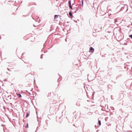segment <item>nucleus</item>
Instances as JSON below:
<instances>
[{"instance_id": "obj_1", "label": "nucleus", "mask_w": 132, "mask_h": 132, "mask_svg": "<svg viewBox=\"0 0 132 132\" xmlns=\"http://www.w3.org/2000/svg\"><path fill=\"white\" fill-rule=\"evenodd\" d=\"M94 51V49L92 47H90L89 52H90L93 53Z\"/></svg>"}, {"instance_id": "obj_2", "label": "nucleus", "mask_w": 132, "mask_h": 132, "mask_svg": "<svg viewBox=\"0 0 132 132\" xmlns=\"http://www.w3.org/2000/svg\"><path fill=\"white\" fill-rule=\"evenodd\" d=\"M58 16H59V15H55V16H54V20H55L54 21H56L57 20H56V19L58 18Z\"/></svg>"}, {"instance_id": "obj_3", "label": "nucleus", "mask_w": 132, "mask_h": 132, "mask_svg": "<svg viewBox=\"0 0 132 132\" xmlns=\"http://www.w3.org/2000/svg\"><path fill=\"white\" fill-rule=\"evenodd\" d=\"M17 96L19 98H21L22 97V96L20 94H17Z\"/></svg>"}, {"instance_id": "obj_4", "label": "nucleus", "mask_w": 132, "mask_h": 132, "mask_svg": "<svg viewBox=\"0 0 132 132\" xmlns=\"http://www.w3.org/2000/svg\"><path fill=\"white\" fill-rule=\"evenodd\" d=\"M98 123L99 125L100 126L101 125V122L100 120L98 121Z\"/></svg>"}, {"instance_id": "obj_5", "label": "nucleus", "mask_w": 132, "mask_h": 132, "mask_svg": "<svg viewBox=\"0 0 132 132\" xmlns=\"http://www.w3.org/2000/svg\"><path fill=\"white\" fill-rule=\"evenodd\" d=\"M29 113H27L26 117V118L28 116H29Z\"/></svg>"}, {"instance_id": "obj_6", "label": "nucleus", "mask_w": 132, "mask_h": 132, "mask_svg": "<svg viewBox=\"0 0 132 132\" xmlns=\"http://www.w3.org/2000/svg\"><path fill=\"white\" fill-rule=\"evenodd\" d=\"M69 15L70 16H72V13L71 12H70L69 13Z\"/></svg>"}, {"instance_id": "obj_7", "label": "nucleus", "mask_w": 132, "mask_h": 132, "mask_svg": "<svg viewBox=\"0 0 132 132\" xmlns=\"http://www.w3.org/2000/svg\"><path fill=\"white\" fill-rule=\"evenodd\" d=\"M69 6H70L71 4V1H69Z\"/></svg>"}, {"instance_id": "obj_8", "label": "nucleus", "mask_w": 132, "mask_h": 132, "mask_svg": "<svg viewBox=\"0 0 132 132\" xmlns=\"http://www.w3.org/2000/svg\"><path fill=\"white\" fill-rule=\"evenodd\" d=\"M26 128H28V123L27 124L26 126Z\"/></svg>"}, {"instance_id": "obj_9", "label": "nucleus", "mask_w": 132, "mask_h": 132, "mask_svg": "<svg viewBox=\"0 0 132 132\" xmlns=\"http://www.w3.org/2000/svg\"><path fill=\"white\" fill-rule=\"evenodd\" d=\"M129 37L132 39V35H130L129 36Z\"/></svg>"}, {"instance_id": "obj_10", "label": "nucleus", "mask_w": 132, "mask_h": 132, "mask_svg": "<svg viewBox=\"0 0 132 132\" xmlns=\"http://www.w3.org/2000/svg\"><path fill=\"white\" fill-rule=\"evenodd\" d=\"M114 21L115 23L117 21V20H116V19H115Z\"/></svg>"}, {"instance_id": "obj_11", "label": "nucleus", "mask_w": 132, "mask_h": 132, "mask_svg": "<svg viewBox=\"0 0 132 132\" xmlns=\"http://www.w3.org/2000/svg\"><path fill=\"white\" fill-rule=\"evenodd\" d=\"M69 7H70V8L72 9V6H71V5H70V6H69Z\"/></svg>"}, {"instance_id": "obj_12", "label": "nucleus", "mask_w": 132, "mask_h": 132, "mask_svg": "<svg viewBox=\"0 0 132 132\" xmlns=\"http://www.w3.org/2000/svg\"><path fill=\"white\" fill-rule=\"evenodd\" d=\"M131 69H132V67H131Z\"/></svg>"}]
</instances>
